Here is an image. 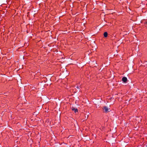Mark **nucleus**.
I'll list each match as a JSON object with an SVG mask.
<instances>
[{
    "mask_svg": "<svg viewBox=\"0 0 147 147\" xmlns=\"http://www.w3.org/2000/svg\"><path fill=\"white\" fill-rule=\"evenodd\" d=\"M78 89H80V88H79V87L78 86H77V87H76Z\"/></svg>",
    "mask_w": 147,
    "mask_h": 147,
    "instance_id": "obj_6",
    "label": "nucleus"
},
{
    "mask_svg": "<svg viewBox=\"0 0 147 147\" xmlns=\"http://www.w3.org/2000/svg\"><path fill=\"white\" fill-rule=\"evenodd\" d=\"M71 109L72 111H74V112L75 113L77 112L78 111L77 108H73V107L71 108Z\"/></svg>",
    "mask_w": 147,
    "mask_h": 147,
    "instance_id": "obj_3",
    "label": "nucleus"
},
{
    "mask_svg": "<svg viewBox=\"0 0 147 147\" xmlns=\"http://www.w3.org/2000/svg\"><path fill=\"white\" fill-rule=\"evenodd\" d=\"M88 115H87L86 116H85V119H87L88 118Z\"/></svg>",
    "mask_w": 147,
    "mask_h": 147,
    "instance_id": "obj_5",
    "label": "nucleus"
},
{
    "mask_svg": "<svg viewBox=\"0 0 147 147\" xmlns=\"http://www.w3.org/2000/svg\"><path fill=\"white\" fill-rule=\"evenodd\" d=\"M103 109L104 110V111L105 113H107L110 111V108H108V107L106 106L104 107Z\"/></svg>",
    "mask_w": 147,
    "mask_h": 147,
    "instance_id": "obj_1",
    "label": "nucleus"
},
{
    "mask_svg": "<svg viewBox=\"0 0 147 147\" xmlns=\"http://www.w3.org/2000/svg\"><path fill=\"white\" fill-rule=\"evenodd\" d=\"M108 33L107 32H105L104 33V36L105 37H106L107 36Z\"/></svg>",
    "mask_w": 147,
    "mask_h": 147,
    "instance_id": "obj_4",
    "label": "nucleus"
},
{
    "mask_svg": "<svg viewBox=\"0 0 147 147\" xmlns=\"http://www.w3.org/2000/svg\"><path fill=\"white\" fill-rule=\"evenodd\" d=\"M146 147H147V145H146Z\"/></svg>",
    "mask_w": 147,
    "mask_h": 147,
    "instance_id": "obj_7",
    "label": "nucleus"
},
{
    "mask_svg": "<svg viewBox=\"0 0 147 147\" xmlns=\"http://www.w3.org/2000/svg\"><path fill=\"white\" fill-rule=\"evenodd\" d=\"M122 80L124 82L126 83L127 81V79L126 77H123L122 78Z\"/></svg>",
    "mask_w": 147,
    "mask_h": 147,
    "instance_id": "obj_2",
    "label": "nucleus"
}]
</instances>
